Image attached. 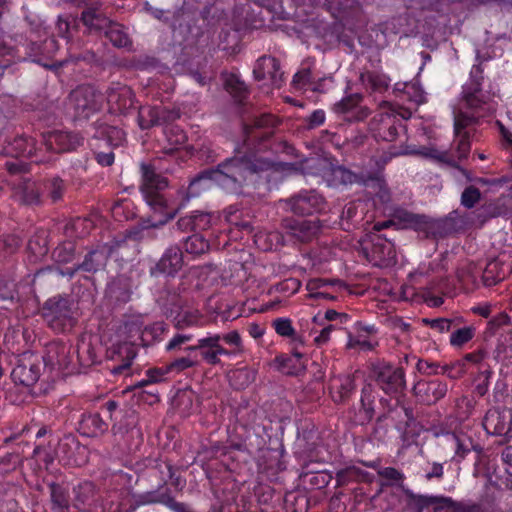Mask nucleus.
<instances>
[{"label": "nucleus", "mask_w": 512, "mask_h": 512, "mask_svg": "<svg viewBox=\"0 0 512 512\" xmlns=\"http://www.w3.org/2000/svg\"><path fill=\"white\" fill-rule=\"evenodd\" d=\"M260 150L251 152L246 157H234L218 166L216 170L202 173L191 181L188 193L195 197L201 191L209 190L217 185L226 191L236 193L242 185L256 184L261 180L267 183L277 181L284 172L292 169L291 165L282 161L272 162L259 154Z\"/></svg>", "instance_id": "f257e3e1"}, {"label": "nucleus", "mask_w": 512, "mask_h": 512, "mask_svg": "<svg viewBox=\"0 0 512 512\" xmlns=\"http://www.w3.org/2000/svg\"><path fill=\"white\" fill-rule=\"evenodd\" d=\"M142 170V195L153 211L152 219L148 227H157L166 224L173 219L182 206H177L160 193L167 186V180L157 174L150 165L143 164Z\"/></svg>", "instance_id": "f03ea898"}, {"label": "nucleus", "mask_w": 512, "mask_h": 512, "mask_svg": "<svg viewBox=\"0 0 512 512\" xmlns=\"http://www.w3.org/2000/svg\"><path fill=\"white\" fill-rule=\"evenodd\" d=\"M480 83L471 79L463 89V96L459 106L454 108V130L458 137V155L459 158H465L470 151V142L466 127L471 125L478 117L482 116L477 109L480 107L481 99L479 97Z\"/></svg>", "instance_id": "7ed1b4c3"}, {"label": "nucleus", "mask_w": 512, "mask_h": 512, "mask_svg": "<svg viewBox=\"0 0 512 512\" xmlns=\"http://www.w3.org/2000/svg\"><path fill=\"white\" fill-rule=\"evenodd\" d=\"M149 329H142L139 318H132L119 326L116 333V353L123 356V363L111 369L114 375L126 371L136 356V347L149 344Z\"/></svg>", "instance_id": "20e7f679"}, {"label": "nucleus", "mask_w": 512, "mask_h": 512, "mask_svg": "<svg viewBox=\"0 0 512 512\" xmlns=\"http://www.w3.org/2000/svg\"><path fill=\"white\" fill-rule=\"evenodd\" d=\"M103 102V96L93 86H79L69 96L68 108L73 110L75 118H87L98 110Z\"/></svg>", "instance_id": "39448f33"}, {"label": "nucleus", "mask_w": 512, "mask_h": 512, "mask_svg": "<svg viewBox=\"0 0 512 512\" xmlns=\"http://www.w3.org/2000/svg\"><path fill=\"white\" fill-rule=\"evenodd\" d=\"M361 251L367 260L374 266L386 267L396 262V250L394 244L375 234L371 240L361 242Z\"/></svg>", "instance_id": "423d86ee"}, {"label": "nucleus", "mask_w": 512, "mask_h": 512, "mask_svg": "<svg viewBox=\"0 0 512 512\" xmlns=\"http://www.w3.org/2000/svg\"><path fill=\"white\" fill-rule=\"evenodd\" d=\"M43 316L56 331L70 329L75 321L72 304L67 299H49L43 307Z\"/></svg>", "instance_id": "0eeeda50"}, {"label": "nucleus", "mask_w": 512, "mask_h": 512, "mask_svg": "<svg viewBox=\"0 0 512 512\" xmlns=\"http://www.w3.org/2000/svg\"><path fill=\"white\" fill-rule=\"evenodd\" d=\"M378 385L386 393H396L403 389L405 380L401 368L386 363H379L373 368Z\"/></svg>", "instance_id": "6e6552de"}, {"label": "nucleus", "mask_w": 512, "mask_h": 512, "mask_svg": "<svg viewBox=\"0 0 512 512\" xmlns=\"http://www.w3.org/2000/svg\"><path fill=\"white\" fill-rule=\"evenodd\" d=\"M511 256L506 252L496 259L489 261L485 268H481V278L486 286H492L504 280L512 271Z\"/></svg>", "instance_id": "1a4fd4ad"}, {"label": "nucleus", "mask_w": 512, "mask_h": 512, "mask_svg": "<svg viewBox=\"0 0 512 512\" xmlns=\"http://www.w3.org/2000/svg\"><path fill=\"white\" fill-rule=\"evenodd\" d=\"M306 162H307V164L310 162H312L313 164L317 162L320 167L325 169L323 171L322 170L313 171V172H311L312 174H315V175L319 174L323 177H327L329 174H331L332 179L328 180L330 182L329 185L337 186L340 184L347 185V184L362 183V182L364 184L368 185L366 183V180L362 176H359L356 173H354L344 167L337 166V167H331L329 169H326V166H327L326 161L319 160V159H317V160L311 159V160H307Z\"/></svg>", "instance_id": "9d476101"}, {"label": "nucleus", "mask_w": 512, "mask_h": 512, "mask_svg": "<svg viewBox=\"0 0 512 512\" xmlns=\"http://www.w3.org/2000/svg\"><path fill=\"white\" fill-rule=\"evenodd\" d=\"M371 129L375 137L386 141H393L397 138L399 130L403 129L402 124L397 120L394 111L380 113L374 117Z\"/></svg>", "instance_id": "9b49d317"}, {"label": "nucleus", "mask_w": 512, "mask_h": 512, "mask_svg": "<svg viewBox=\"0 0 512 512\" xmlns=\"http://www.w3.org/2000/svg\"><path fill=\"white\" fill-rule=\"evenodd\" d=\"M253 74L255 79L265 80L271 87H279L282 73L277 60L271 56L259 58L254 66Z\"/></svg>", "instance_id": "f8f14e48"}, {"label": "nucleus", "mask_w": 512, "mask_h": 512, "mask_svg": "<svg viewBox=\"0 0 512 512\" xmlns=\"http://www.w3.org/2000/svg\"><path fill=\"white\" fill-rule=\"evenodd\" d=\"M483 426L489 433L506 435L512 427V411L509 409H490L486 413Z\"/></svg>", "instance_id": "ddd939ff"}, {"label": "nucleus", "mask_w": 512, "mask_h": 512, "mask_svg": "<svg viewBox=\"0 0 512 512\" xmlns=\"http://www.w3.org/2000/svg\"><path fill=\"white\" fill-rule=\"evenodd\" d=\"M335 113L343 115L348 121L363 120L368 116V110L361 105V96L353 94L343 98L333 107Z\"/></svg>", "instance_id": "4468645a"}, {"label": "nucleus", "mask_w": 512, "mask_h": 512, "mask_svg": "<svg viewBox=\"0 0 512 512\" xmlns=\"http://www.w3.org/2000/svg\"><path fill=\"white\" fill-rule=\"evenodd\" d=\"M82 143V138L76 134L64 131H54L44 136V145L47 150L64 152L75 149Z\"/></svg>", "instance_id": "2eb2a0df"}, {"label": "nucleus", "mask_w": 512, "mask_h": 512, "mask_svg": "<svg viewBox=\"0 0 512 512\" xmlns=\"http://www.w3.org/2000/svg\"><path fill=\"white\" fill-rule=\"evenodd\" d=\"M179 117L178 112L166 111L161 107L142 108L139 111V124L142 129L153 125H160Z\"/></svg>", "instance_id": "dca6fc26"}, {"label": "nucleus", "mask_w": 512, "mask_h": 512, "mask_svg": "<svg viewBox=\"0 0 512 512\" xmlns=\"http://www.w3.org/2000/svg\"><path fill=\"white\" fill-rule=\"evenodd\" d=\"M323 198L313 192L301 193L291 200V209L296 214H312L323 207Z\"/></svg>", "instance_id": "f3484780"}, {"label": "nucleus", "mask_w": 512, "mask_h": 512, "mask_svg": "<svg viewBox=\"0 0 512 512\" xmlns=\"http://www.w3.org/2000/svg\"><path fill=\"white\" fill-rule=\"evenodd\" d=\"M289 232L300 241H309L320 231L321 225L318 218L295 219L290 221Z\"/></svg>", "instance_id": "a211bd4d"}, {"label": "nucleus", "mask_w": 512, "mask_h": 512, "mask_svg": "<svg viewBox=\"0 0 512 512\" xmlns=\"http://www.w3.org/2000/svg\"><path fill=\"white\" fill-rule=\"evenodd\" d=\"M450 287H456L454 283H450L448 280H441L439 282H432L430 286L422 289L421 297L423 301L430 307H439L443 303L442 297L438 294H444L449 292Z\"/></svg>", "instance_id": "6ab92c4d"}, {"label": "nucleus", "mask_w": 512, "mask_h": 512, "mask_svg": "<svg viewBox=\"0 0 512 512\" xmlns=\"http://www.w3.org/2000/svg\"><path fill=\"white\" fill-rule=\"evenodd\" d=\"M182 252L178 247H170L159 260L156 269L164 274L173 275L182 266Z\"/></svg>", "instance_id": "aec40b11"}, {"label": "nucleus", "mask_w": 512, "mask_h": 512, "mask_svg": "<svg viewBox=\"0 0 512 512\" xmlns=\"http://www.w3.org/2000/svg\"><path fill=\"white\" fill-rule=\"evenodd\" d=\"M171 316L177 328H184L202 323L201 313L194 308L181 306L171 312Z\"/></svg>", "instance_id": "412c9836"}, {"label": "nucleus", "mask_w": 512, "mask_h": 512, "mask_svg": "<svg viewBox=\"0 0 512 512\" xmlns=\"http://www.w3.org/2000/svg\"><path fill=\"white\" fill-rule=\"evenodd\" d=\"M110 249L105 245L100 249L90 252L79 266L87 272H96L106 265Z\"/></svg>", "instance_id": "4be33fe9"}, {"label": "nucleus", "mask_w": 512, "mask_h": 512, "mask_svg": "<svg viewBox=\"0 0 512 512\" xmlns=\"http://www.w3.org/2000/svg\"><path fill=\"white\" fill-rule=\"evenodd\" d=\"M213 215L210 213L196 212L189 217L181 218L178 226L181 229L206 230L212 224Z\"/></svg>", "instance_id": "5701e85b"}, {"label": "nucleus", "mask_w": 512, "mask_h": 512, "mask_svg": "<svg viewBox=\"0 0 512 512\" xmlns=\"http://www.w3.org/2000/svg\"><path fill=\"white\" fill-rule=\"evenodd\" d=\"M374 332L373 326H357V334L351 335L349 334L347 347L350 349H359V350H371L373 348V343L368 339V336Z\"/></svg>", "instance_id": "b1692460"}, {"label": "nucleus", "mask_w": 512, "mask_h": 512, "mask_svg": "<svg viewBox=\"0 0 512 512\" xmlns=\"http://www.w3.org/2000/svg\"><path fill=\"white\" fill-rule=\"evenodd\" d=\"M14 381L19 382L25 386H30L37 382L39 378L38 366L31 364L27 367L25 364H18L11 373Z\"/></svg>", "instance_id": "393cba45"}, {"label": "nucleus", "mask_w": 512, "mask_h": 512, "mask_svg": "<svg viewBox=\"0 0 512 512\" xmlns=\"http://www.w3.org/2000/svg\"><path fill=\"white\" fill-rule=\"evenodd\" d=\"M481 268L472 262L462 264L456 271V281L460 287H468L477 282Z\"/></svg>", "instance_id": "a878e982"}, {"label": "nucleus", "mask_w": 512, "mask_h": 512, "mask_svg": "<svg viewBox=\"0 0 512 512\" xmlns=\"http://www.w3.org/2000/svg\"><path fill=\"white\" fill-rule=\"evenodd\" d=\"M332 284L333 282L325 279H310L306 285L308 296L313 299H334V297L328 292V287Z\"/></svg>", "instance_id": "bb28decb"}, {"label": "nucleus", "mask_w": 512, "mask_h": 512, "mask_svg": "<svg viewBox=\"0 0 512 512\" xmlns=\"http://www.w3.org/2000/svg\"><path fill=\"white\" fill-rule=\"evenodd\" d=\"M106 29V36L110 42L116 47H127L130 44V39L124 28L117 24L108 21Z\"/></svg>", "instance_id": "cd10ccee"}, {"label": "nucleus", "mask_w": 512, "mask_h": 512, "mask_svg": "<svg viewBox=\"0 0 512 512\" xmlns=\"http://www.w3.org/2000/svg\"><path fill=\"white\" fill-rule=\"evenodd\" d=\"M83 23L90 29L103 30L108 25V19L95 9L89 8L82 13Z\"/></svg>", "instance_id": "c85d7f7f"}, {"label": "nucleus", "mask_w": 512, "mask_h": 512, "mask_svg": "<svg viewBox=\"0 0 512 512\" xmlns=\"http://www.w3.org/2000/svg\"><path fill=\"white\" fill-rule=\"evenodd\" d=\"M401 84H396V89L401 90ZM403 91L407 95L408 99L414 102L416 105H420L426 102V94L422 87L417 82H409L402 84Z\"/></svg>", "instance_id": "c756f323"}, {"label": "nucleus", "mask_w": 512, "mask_h": 512, "mask_svg": "<svg viewBox=\"0 0 512 512\" xmlns=\"http://www.w3.org/2000/svg\"><path fill=\"white\" fill-rule=\"evenodd\" d=\"M184 247L188 253L199 255L208 251L209 244L203 236L193 234L186 239Z\"/></svg>", "instance_id": "7c9ffc66"}, {"label": "nucleus", "mask_w": 512, "mask_h": 512, "mask_svg": "<svg viewBox=\"0 0 512 512\" xmlns=\"http://www.w3.org/2000/svg\"><path fill=\"white\" fill-rule=\"evenodd\" d=\"M131 91L128 87L122 86L119 88L118 92H110L108 95V102L115 103L117 105V109H125L132 104V100L130 98Z\"/></svg>", "instance_id": "2f4dec72"}, {"label": "nucleus", "mask_w": 512, "mask_h": 512, "mask_svg": "<svg viewBox=\"0 0 512 512\" xmlns=\"http://www.w3.org/2000/svg\"><path fill=\"white\" fill-rule=\"evenodd\" d=\"M475 334L473 327H463L453 331L450 335V344L453 347L460 348L468 343Z\"/></svg>", "instance_id": "473e14b6"}, {"label": "nucleus", "mask_w": 512, "mask_h": 512, "mask_svg": "<svg viewBox=\"0 0 512 512\" xmlns=\"http://www.w3.org/2000/svg\"><path fill=\"white\" fill-rule=\"evenodd\" d=\"M165 134L170 145V147L167 149L168 152L177 150L179 146L186 142V135L184 131L179 127H170L165 131Z\"/></svg>", "instance_id": "72a5a7b5"}, {"label": "nucleus", "mask_w": 512, "mask_h": 512, "mask_svg": "<svg viewBox=\"0 0 512 512\" xmlns=\"http://www.w3.org/2000/svg\"><path fill=\"white\" fill-rule=\"evenodd\" d=\"M234 273L230 276L223 275V279L231 285H241L248 279L246 267L243 264L235 263L233 265Z\"/></svg>", "instance_id": "f704fd0d"}, {"label": "nucleus", "mask_w": 512, "mask_h": 512, "mask_svg": "<svg viewBox=\"0 0 512 512\" xmlns=\"http://www.w3.org/2000/svg\"><path fill=\"white\" fill-rule=\"evenodd\" d=\"M20 245V239L15 235L0 236V255L12 254Z\"/></svg>", "instance_id": "c9c22d12"}, {"label": "nucleus", "mask_w": 512, "mask_h": 512, "mask_svg": "<svg viewBox=\"0 0 512 512\" xmlns=\"http://www.w3.org/2000/svg\"><path fill=\"white\" fill-rule=\"evenodd\" d=\"M273 327L279 336L288 338L295 331L289 318H277L273 321Z\"/></svg>", "instance_id": "e433bc0d"}, {"label": "nucleus", "mask_w": 512, "mask_h": 512, "mask_svg": "<svg viewBox=\"0 0 512 512\" xmlns=\"http://www.w3.org/2000/svg\"><path fill=\"white\" fill-rule=\"evenodd\" d=\"M18 154L24 157H31L36 153L35 143L32 138H19L14 143Z\"/></svg>", "instance_id": "4c0bfd02"}, {"label": "nucleus", "mask_w": 512, "mask_h": 512, "mask_svg": "<svg viewBox=\"0 0 512 512\" xmlns=\"http://www.w3.org/2000/svg\"><path fill=\"white\" fill-rule=\"evenodd\" d=\"M221 340L220 335H211L198 340L196 346H188L185 348L187 351H195L197 349H213L217 348Z\"/></svg>", "instance_id": "58836bf2"}, {"label": "nucleus", "mask_w": 512, "mask_h": 512, "mask_svg": "<svg viewBox=\"0 0 512 512\" xmlns=\"http://www.w3.org/2000/svg\"><path fill=\"white\" fill-rule=\"evenodd\" d=\"M480 199V192L473 186L466 188L461 196L462 204L467 207H473Z\"/></svg>", "instance_id": "ea45409f"}, {"label": "nucleus", "mask_w": 512, "mask_h": 512, "mask_svg": "<svg viewBox=\"0 0 512 512\" xmlns=\"http://www.w3.org/2000/svg\"><path fill=\"white\" fill-rule=\"evenodd\" d=\"M225 87L231 94L236 96H241L245 91L244 83L241 82L236 75H230L228 78H226Z\"/></svg>", "instance_id": "a19ab883"}, {"label": "nucleus", "mask_w": 512, "mask_h": 512, "mask_svg": "<svg viewBox=\"0 0 512 512\" xmlns=\"http://www.w3.org/2000/svg\"><path fill=\"white\" fill-rule=\"evenodd\" d=\"M225 220L230 225H234V226L240 228L241 230L247 231L248 233H250L252 231V228L248 222H240V223L237 222V209H235L233 207H229L225 211Z\"/></svg>", "instance_id": "79ce46f5"}, {"label": "nucleus", "mask_w": 512, "mask_h": 512, "mask_svg": "<svg viewBox=\"0 0 512 512\" xmlns=\"http://www.w3.org/2000/svg\"><path fill=\"white\" fill-rule=\"evenodd\" d=\"M195 364H196V361L194 359H192L190 357H181V358H178V359L174 360L173 362H171L167 366V371L180 372V371H183L187 368L194 366Z\"/></svg>", "instance_id": "37998d69"}, {"label": "nucleus", "mask_w": 512, "mask_h": 512, "mask_svg": "<svg viewBox=\"0 0 512 512\" xmlns=\"http://www.w3.org/2000/svg\"><path fill=\"white\" fill-rule=\"evenodd\" d=\"M107 141L111 146H119L125 140V133L117 127H109L106 130Z\"/></svg>", "instance_id": "c03bdc74"}, {"label": "nucleus", "mask_w": 512, "mask_h": 512, "mask_svg": "<svg viewBox=\"0 0 512 512\" xmlns=\"http://www.w3.org/2000/svg\"><path fill=\"white\" fill-rule=\"evenodd\" d=\"M51 497L55 509H57L58 512H64L68 507V500L63 492L60 489L53 487Z\"/></svg>", "instance_id": "a18cd8bd"}, {"label": "nucleus", "mask_w": 512, "mask_h": 512, "mask_svg": "<svg viewBox=\"0 0 512 512\" xmlns=\"http://www.w3.org/2000/svg\"><path fill=\"white\" fill-rule=\"evenodd\" d=\"M192 336L188 334L175 335L166 345L167 351L181 350L182 346L191 340Z\"/></svg>", "instance_id": "49530a36"}, {"label": "nucleus", "mask_w": 512, "mask_h": 512, "mask_svg": "<svg viewBox=\"0 0 512 512\" xmlns=\"http://www.w3.org/2000/svg\"><path fill=\"white\" fill-rule=\"evenodd\" d=\"M83 425L93 426L94 430L91 432V435H97L98 433H102L106 429L105 423L100 419L98 415H90L83 420Z\"/></svg>", "instance_id": "de8ad7c7"}, {"label": "nucleus", "mask_w": 512, "mask_h": 512, "mask_svg": "<svg viewBox=\"0 0 512 512\" xmlns=\"http://www.w3.org/2000/svg\"><path fill=\"white\" fill-rule=\"evenodd\" d=\"M144 329H149L147 337L150 343L162 337L166 331V325L163 322H156L151 326H146Z\"/></svg>", "instance_id": "09e8293b"}, {"label": "nucleus", "mask_w": 512, "mask_h": 512, "mask_svg": "<svg viewBox=\"0 0 512 512\" xmlns=\"http://www.w3.org/2000/svg\"><path fill=\"white\" fill-rule=\"evenodd\" d=\"M426 323H428L432 329H435L438 332L443 333L450 330L452 321L446 318H438L426 320Z\"/></svg>", "instance_id": "8fccbe9b"}, {"label": "nucleus", "mask_w": 512, "mask_h": 512, "mask_svg": "<svg viewBox=\"0 0 512 512\" xmlns=\"http://www.w3.org/2000/svg\"><path fill=\"white\" fill-rule=\"evenodd\" d=\"M334 329H335V326L332 324L325 326L320 331V333L317 336H315V338H314L315 345L320 347V346L326 344L330 340L331 333Z\"/></svg>", "instance_id": "3c124183"}, {"label": "nucleus", "mask_w": 512, "mask_h": 512, "mask_svg": "<svg viewBox=\"0 0 512 512\" xmlns=\"http://www.w3.org/2000/svg\"><path fill=\"white\" fill-rule=\"evenodd\" d=\"M310 80V72L308 70H302L296 73L293 77V85L296 88H304Z\"/></svg>", "instance_id": "603ef678"}, {"label": "nucleus", "mask_w": 512, "mask_h": 512, "mask_svg": "<svg viewBox=\"0 0 512 512\" xmlns=\"http://www.w3.org/2000/svg\"><path fill=\"white\" fill-rule=\"evenodd\" d=\"M503 138V146L512 154V132L506 129L500 122L497 123Z\"/></svg>", "instance_id": "864d4df0"}, {"label": "nucleus", "mask_w": 512, "mask_h": 512, "mask_svg": "<svg viewBox=\"0 0 512 512\" xmlns=\"http://www.w3.org/2000/svg\"><path fill=\"white\" fill-rule=\"evenodd\" d=\"M167 368L165 370L163 369H151L147 372V376H148V380L147 381H142L141 382V385H144L148 382L150 383H154V382H159L162 380L163 376L165 373H167Z\"/></svg>", "instance_id": "5fc2aeb1"}, {"label": "nucleus", "mask_w": 512, "mask_h": 512, "mask_svg": "<svg viewBox=\"0 0 512 512\" xmlns=\"http://www.w3.org/2000/svg\"><path fill=\"white\" fill-rule=\"evenodd\" d=\"M230 379L231 380L243 379L244 381L241 383H234L236 388H243L247 384V382H249V372L245 369H240V370L234 371L230 375Z\"/></svg>", "instance_id": "6e6d98bb"}, {"label": "nucleus", "mask_w": 512, "mask_h": 512, "mask_svg": "<svg viewBox=\"0 0 512 512\" xmlns=\"http://www.w3.org/2000/svg\"><path fill=\"white\" fill-rule=\"evenodd\" d=\"M221 339H223L227 344L235 346L237 349H241V337L238 332L231 331L225 334Z\"/></svg>", "instance_id": "4d7b16f0"}, {"label": "nucleus", "mask_w": 512, "mask_h": 512, "mask_svg": "<svg viewBox=\"0 0 512 512\" xmlns=\"http://www.w3.org/2000/svg\"><path fill=\"white\" fill-rule=\"evenodd\" d=\"M446 386L441 383H430L427 385V391L432 392L435 395V399L443 397L446 393Z\"/></svg>", "instance_id": "13d9d810"}, {"label": "nucleus", "mask_w": 512, "mask_h": 512, "mask_svg": "<svg viewBox=\"0 0 512 512\" xmlns=\"http://www.w3.org/2000/svg\"><path fill=\"white\" fill-rule=\"evenodd\" d=\"M502 460L505 465L506 472L509 475H512V446H508L503 450Z\"/></svg>", "instance_id": "bf43d9fd"}, {"label": "nucleus", "mask_w": 512, "mask_h": 512, "mask_svg": "<svg viewBox=\"0 0 512 512\" xmlns=\"http://www.w3.org/2000/svg\"><path fill=\"white\" fill-rule=\"evenodd\" d=\"M325 121V113L323 110L314 111L309 117V124L311 127L319 126Z\"/></svg>", "instance_id": "052dcab7"}, {"label": "nucleus", "mask_w": 512, "mask_h": 512, "mask_svg": "<svg viewBox=\"0 0 512 512\" xmlns=\"http://www.w3.org/2000/svg\"><path fill=\"white\" fill-rule=\"evenodd\" d=\"M443 476V466L440 463H433L431 468L426 472V478H441Z\"/></svg>", "instance_id": "680f3d73"}, {"label": "nucleus", "mask_w": 512, "mask_h": 512, "mask_svg": "<svg viewBox=\"0 0 512 512\" xmlns=\"http://www.w3.org/2000/svg\"><path fill=\"white\" fill-rule=\"evenodd\" d=\"M249 335L254 339H260L265 334V328L257 323H252L248 327Z\"/></svg>", "instance_id": "e2e57ef3"}, {"label": "nucleus", "mask_w": 512, "mask_h": 512, "mask_svg": "<svg viewBox=\"0 0 512 512\" xmlns=\"http://www.w3.org/2000/svg\"><path fill=\"white\" fill-rule=\"evenodd\" d=\"M300 287V283L296 279H288L280 284V290L281 291H288L291 290V293H295L298 291Z\"/></svg>", "instance_id": "0e129e2a"}, {"label": "nucleus", "mask_w": 512, "mask_h": 512, "mask_svg": "<svg viewBox=\"0 0 512 512\" xmlns=\"http://www.w3.org/2000/svg\"><path fill=\"white\" fill-rule=\"evenodd\" d=\"M202 357L205 359V361L209 364H216L219 362V359L216 354V348L213 349H201Z\"/></svg>", "instance_id": "69168bd1"}, {"label": "nucleus", "mask_w": 512, "mask_h": 512, "mask_svg": "<svg viewBox=\"0 0 512 512\" xmlns=\"http://www.w3.org/2000/svg\"><path fill=\"white\" fill-rule=\"evenodd\" d=\"M69 28H70V24L66 19H63V18L58 19L56 29H57L59 36H61L62 38H66Z\"/></svg>", "instance_id": "338daca9"}, {"label": "nucleus", "mask_w": 512, "mask_h": 512, "mask_svg": "<svg viewBox=\"0 0 512 512\" xmlns=\"http://www.w3.org/2000/svg\"><path fill=\"white\" fill-rule=\"evenodd\" d=\"M380 475L386 479H390V480H393V481H397L400 479V473L394 469V468H391V467H387V468H384L383 470L380 471Z\"/></svg>", "instance_id": "774afa93"}]
</instances>
